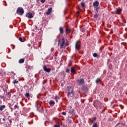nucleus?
<instances>
[{"instance_id":"38","label":"nucleus","mask_w":127,"mask_h":127,"mask_svg":"<svg viewBox=\"0 0 127 127\" xmlns=\"http://www.w3.org/2000/svg\"><path fill=\"white\" fill-rule=\"evenodd\" d=\"M125 24H126V23H122L123 26H125V25H126Z\"/></svg>"},{"instance_id":"29","label":"nucleus","mask_w":127,"mask_h":127,"mask_svg":"<svg viewBox=\"0 0 127 127\" xmlns=\"http://www.w3.org/2000/svg\"><path fill=\"white\" fill-rule=\"evenodd\" d=\"M19 107L17 106V105H15L14 107V110H16V109H18Z\"/></svg>"},{"instance_id":"43","label":"nucleus","mask_w":127,"mask_h":127,"mask_svg":"<svg viewBox=\"0 0 127 127\" xmlns=\"http://www.w3.org/2000/svg\"><path fill=\"white\" fill-rule=\"evenodd\" d=\"M126 31H127V28L125 29Z\"/></svg>"},{"instance_id":"19","label":"nucleus","mask_w":127,"mask_h":127,"mask_svg":"<svg viewBox=\"0 0 127 127\" xmlns=\"http://www.w3.org/2000/svg\"><path fill=\"white\" fill-rule=\"evenodd\" d=\"M71 73H77L76 72V70H75V68L73 67H71Z\"/></svg>"},{"instance_id":"4","label":"nucleus","mask_w":127,"mask_h":127,"mask_svg":"<svg viewBox=\"0 0 127 127\" xmlns=\"http://www.w3.org/2000/svg\"><path fill=\"white\" fill-rule=\"evenodd\" d=\"M75 48L76 50H80L81 49V43L80 41H77L75 42Z\"/></svg>"},{"instance_id":"21","label":"nucleus","mask_w":127,"mask_h":127,"mask_svg":"<svg viewBox=\"0 0 127 127\" xmlns=\"http://www.w3.org/2000/svg\"><path fill=\"white\" fill-rule=\"evenodd\" d=\"M92 127H99V125L97 123H94Z\"/></svg>"},{"instance_id":"2","label":"nucleus","mask_w":127,"mask_h":127,"mask_svg":"<svg viewBox=\"0 0 127 127\" xmlns=\"http://www.w3.org/2000/svg\"><path fill=\"white\" fill-rule=\"evenodd\" d=\"M66 90L67 91V95L69 96L70 94L74 95V87L71 86H67Z\"/></svg>"},{"instance_id":"28","label":"nucleus","mask_w":127,"mask_h":127,"mask_svg":"<svg viewBox=\"0 0 127 127\" xmlns=\"http://www.w3.org/2000/svg\"><path fill=\"white\" fill-rule=\"evenodd\" d=\"M93 57H98V54L96 53H94L93 54Z\"/></svg>"},{"instance_id":"14","label":"nucleus","mask_w":127,"mask_h":127,"mask_svg":"<svg viewBox=\"0 0 127 127\" xmlns=\"http://www.w3.org/2000/svg\"><path fill=\"white\" fill-rule=\"evenodd\" d=\"M65 32L67 34H69V33L71 32V30L68 28H66Z\"/></svg>"},{"instance_id":"5","label":"nucleus","mask_w":127,"mask_h":127,"mask_svg":"<svg viewBox=\"0 0 127 127\" xmlns=\"http://www.w3.org/2000/svg\"><path fill=\"white\" fill-rule=\"evenodd\" d=\"M77 83L78 85H84L85 83V79L84 78H81L76 80Z\"/></svg>"},{"instance_id":"39","label":"nucleus","mask_w":127,"mask_h":127,"mask_svg":"<svg viewBox=\"0 0 127 127\" xmlns=\"http://www.w3.org/2000/svg\"><path fill=\"white\" fill-rule=\"evenodd\" d=\"M2 121H3V122H5V119L3 118V119H2Z\"/></svg>"},{"instance_id":"13","label":"nucleus","mask_w":127,"mask_h":127,"mask_svg":"<svg viewBox=\"0 0 127 127\" xmlns=\"http://www.w3.org/2000/svg\"><path fill=\"white\" fill-rule=\"evenodd\" d=\"M49 104L51 106H54V105H55V102H54V101L51 100L49 102Z\"/></svg>"},{"instance_id":"16","label":"nucleus","mask_w":127,"mask_h":127,"mask_svg":"<svg viewBox=\"0 0 127 127\" xmlns=\"http://www.w3.org/2000/svg\"><path fill=\"white\" fill-rule=\"evenodd\" d=\"M19 63H20V64H21L22 63H24V59H20L19 60Z\"/></svg>"},{"instance_id":"15","label":"nucleus","mask_w":127,"mask_h":127,"mask_svg":"<svg viewBox=\"0 0 127 127\" xmlns=\"http://www.w3.org/2000/svg\"><path fill=\"white\" fill-rule=\"evenodd\" d=\"M75 113V110L74 109H72L71 110H70V111L69 112V114H70V115H74Z\"/></svg>"},{"instance_id":"42","label":"nucleus","mask_w":127,"mask_h":127,"mask_svg":"<svg viewBox=\"0 0 127 127\" xmlns=\"http://www.w3.org/2000/svg\"><path fill=\"white\" fill-rule=\"evenodd\" d=\"M84 29H82V32H84Z\"/></svg>"},{"instance_id":"3","label":"nucleus","mask_w":127,"mask_h":127,"mask_svg":"<svg viewBox=\"0 0 127 127\" xmlns=\"http://www.w3.org/2000/svg\"><path fill=\"white\" fill-rule=\"evenodd\" d=\"M16 13L19 14V15H22L24 13V10H23L22 7H19L17 9Z\"/></svg>"},{"instance_id":"20","label":"nucleus","mask_w":127,"mask_h":127,"mask_svg":"<svg viewBox=\"0 0 127 127\" xmlns=\"http://www.w3.org/2000/svg\"><path fill=\"white\" fill-rule=\"evenodd\" d=\"M5 108V105L0 106V111H3V109Z\"/></svg>"},{"instance_id":"8","label":"nucleus","mask_w":127,"mask_h":127,"mask_svg":"<svg viewBox=\"0 0 127 127\" xmlns=\"http://www.w3.org/2000/svg\"><path fill=\"white\" fill-rule=\"evenodd\" d=\"M115 127H127V126L124 125L123 124H118Z\"/></svg>"},{"instance_id":"10","label":"nucleus","mask_w":127,"mask_h":127,"mask_svg":"<svg viewBox=\"0 0 127 127\" xmlns=\"http://www.w3.org/2000/svg\"><path fill=\"white\" fill-rule=\"evenodd\" d=\"M52 12V8H50L48 9V11L46 12V14H47V15H49V14H50V13H51Z\"/></svg>"},{"instance_id":"9","label":"nucleus","mask_w":127,"mask_h":127,"mask_svg":"<svg viewBox=\"0 0 127 127\" xmlns=\"http://www.w3.org/2000/svg\"><path fill=\"white\" fill-rule=\"evenodd\" d=\"M99 4H100V3H99V1H95L93 3V5L94 6H95V7L99 6Z\"/></svg>"},{"instance_id":"36","label":"nucleus","mask_w":127,"mask_h":127,"mask_svg":"<svg viewBox=\"0 0 127 127\" xmlns=\"http://www.w3.org/2000/svg\"><path fill=\"white\" fill-rule=\"evenodd\" d=\"M62 115H63V116H66V112H63L62 113Z\"/></svg>"},{"instance_id":"34","label":"nucleus","mask_w":127,"mask_h":127,"mask_svg":"<svg viewBox=\"0 0 127 127\" xmlns=\"http://www.w3.org/2000/svg\"><path fill=\"white\" fill-rule=\"evenodd\" d=\"M109 69H110V70L112 69V68H113V65H110L109 66Z\"/></svg>"},{"instance_id":"23","label":"nucleus","mask_w":127,"mask_h":127,"mask_svg":"<svg viewBox=\"0 0 127 127\" xmlns=\"http://www.w3.org/2000/svg\"><path fill=\"white\" fill-rule=\"evenodd\" d=\"M80 4L82 7H85V6L86 5V3H85L84 2H81Z\"/></svg>"},{"instance_id":"25","label":"nucleus","mask_w":127,"mask_h":127,"mask_svg":"<svg viewBox=\"0 0 127 127\" xmlns=\"http://www.w3.org/2000/svg\"><path fill=\"white\" fill-rule=\"evenodd\" d=\"M55 99H56V102L57 103L58 102V100L60 99V98H59V97H58L57 96H55Z\"/></svg>"},{"instance_id":"12","label":"nucleus","mask_w":127,"mask_h":127,"mask_svg":"<svg viewBox=\"0 0 127 127\" xmlns=\"http://www.w3.org/2000/svg\"><path fill=\"white\" fill-rule=\"evenodd\" d=\"M115 12L116 14H120L121 12H122V10L121 9H117L115 10Z\"/></svg>"},{"instance_id":"30","label":"nucleus","mask_w":127,"mask_h":127,"mask_svg":"<svg viewBox=\"0 0 127 127\" xmlns=\"http://www.w3.org/2000/svg\"><path fill=\"white\" fill-rule=\"evenodd\" d=\"M29 96H30L29 93H26L25 94V96L27 97V98H28V97H29Z\"/></svg>"},{"instance_id":"26","label":"nucleus","mask_w":127,"mask_h":127,"mask_svg":"<svg viewBox=\"0 0 127 127\" xmlns=\"http://www.w3.org/2000/svg\"><path fill=\"white\" fill-rule=\"evenodd\" d=\"M95 8V10L97 11V12H98L100 10V7L97 6Z\"/></svg>"},{"instance_id":"31","label":"nucleus","mask_w":127,"mask_h":127,"mask_svg":"<svg viewBox=\"0 0 127 127\" xmlns=\"http://www.w3.org/2000/svg\"><path fill=\"white\" fill-rule=\"evenodd\" d=\"M7 96H8V97H11V93H10V92H7Z\"/></svg>"},{"instance_id":"22","label":"nucleus","mask_w":127,"mask_h":127,"mask_svg":"<svg viewBox=\"0 0 127 127\" xmlns=\"http://www.w3.org/2000/svg\"><path fill=\"white\" fill-rule=\"evenodd\" d=\"M12 83H13V84H14V85L15 84H18V81L16 79H15L12 81Z\"/></svg>"},{"instance_id":"1","label":"nucleus","mask_w":127,"mask_h":127,"mask_svg":"<svg viewBox=\"0 0 127 127\" xmlns=\"http://www.w3.org/2000/svg\"><path fill=\"white\" fill-rule=\"evenodd\" d=\"M58 45L60 46V48L61 49L65 48V46H66V44H65V39L64 38L59 40Z\"/></svg>"},{"instance_id":"40","label":"nucleus","mask_w":127,"mask_h":127,"mask_svg":"<svg viewBox=\"0 0 127 127\" xmlns=\"http://www.w3.org/2000/svg\"><path fill=\"white\" fill-rule=\"evenodd\" d=\"M10 109H11V111L13 110V108H12V107H10Z\"/></svg>"},{"instance_id":"24","label":"nucleus","mask_w":127,"mask_h":127,"mask_svg":"<svg viewBox=\"0 0 127 127\" xmlns=\"http://www.w3.org/2000/svg\"><path fill=\"white\" fill-rule=\"evenodd\" d=\"M96 120H97V118L94 117L93 118H92V119H91V122L92 123V124H94V123H95V121H96Z\"/></svg>"},{"instance_id":"27","label":"nucleus","mask_w":127,"mask_h":127,"mask_svg":"<svg viewBox=\"0 0 127 127\" xmlns=\"http://www.w3.org/2000/svg\"><path fill=\"white\" fill-rule=\"evenodd\" d=\"M98 17H99V14H98L97 13L94 14V18H98Z\"/></svg>"},{"instance_id":"17","label":"nucleus","mask_w":127,"mask_h":127,"mask_svg":"<svg viewBox=\"0 0 127 127\" xmlns=\"http://www.w3.org/2000/svg\"><path fill=\"white\" fill-rule=\"evenodd\" d=\"M102 80L100 78H98L96 80H95V83L96 84H98V83H100V82H101Z\"/></svg>"},{"instance_id":"6","label":"nucleus","mask_w":127,"mask_h":127,"mask_svg":"<svg viewBox=\"0 0 127 127\" xmlns=\"http://www.w3.org/2000/svg\"><path fill=\"white\" fill-rule=\"evenodd\" d=\"M43 69L44 71H45V72H47V73H49L50 71H51V68H47L45 65L43 66Z\"/></svg>"},{"instance_id":"41","label":"nucleus","mask_w":127,"mask_h":127,"mask_svg":"<svg viewBox=\"0 0 127 127\" xmlns=\"http://www.w3.org/2000/svg\"><path fill=\"white\" fill-rule=\"evenodd\" d=\"M77 14H79V13H80V12H79V11H77Z\"/></svg>"},{"instance_id":"7","label":"nucleus","mask_w":127,"mask_h":127,"mask_svg":"<svg viewBox=\"0 0 127 127\" xmlns=\"http://www.w3.org/2000/svg\"><path fill=\"white\" fill-rule=\"evenodd\" d=\"M26 17H28V18H32L33 15H32V13L29 12L26 14Z\"/></svg>"},{"instance_id":"32","label":"nucleus","mask_w":127,"mask_h":127,"mask_svg":"<svg viewBox=\"0 0 127 127\" xmlns=\"http://www.w3.org/2000/svg\"><path fill=\"white\" fill-rule=\"evenodd\" d=\"M69 71H70V69H68V68H67V69L65 70L66 73H69Z\"/></svg>"},{"instance_id":"35","label":"nucleus","mask_w":127,"mask_h":127,"mask_svg":"<svg viewBox=\"0 0 127 127\" xmlns=\"http://www.w3.org/2000/svg\"><path fill=\"white\" fill-rule=\"evenodd\" d=\"M45 0H41V2H42V3H44V2H45Z\"/></svg>"},{"instance_id":"33","label":"nucleus","mask_w":127,"mask_h":127,"mask_svg":"<svg viewBox=\"0 0 127 127\" xmlns=\"http://www.w3.org/2000/svg\"><path fill=\"white\" fill-rule=\"evenodd\" d=\"M123 23H127V21H126V19H123L122 20Z\"/></svg>"},{"instance_id":"37","label":"nucleus","mask_w":127,"mask_h":127,"mask_svg":"<svg viewBox=\"0 0 127 127\" xmlns=\"http://www.w3.org/2000/svg\"><path fill=\"white\" fill-rule=\"evenodd\" d=\"M55 127H60V126L59 125H55L54 126Z\"/></svg>"},{"instance_id":"18","label":"nucleus","mask_w":127,"mask_h":127,"mask_svg":"<svg viewBox=\"0 0 127 127\" xmlns=\"http://www.w3.org/2000/svg\"><path fill=\"white\" fill-rule=\"evenodd\" d=\"M19 41H20L21 42H24V41H25V39L23 38L22 39V38H21V37H20L19 38Z\"/></svg>"},{"instance_id":"11","label":"nucleus","mask_w":127,"mask_h":127,"mask_svg":"<svg viewBox=\"0 0 127 127\" xmlns=\"http://www.w3.org/2000/svg\"><path fill=\"white\" fill-rule=\"evenodd\" d=\"M59 30L61 34H63L64 33V29L62 27H60Z\"/></svg>"}]
</instances>
